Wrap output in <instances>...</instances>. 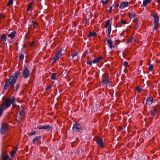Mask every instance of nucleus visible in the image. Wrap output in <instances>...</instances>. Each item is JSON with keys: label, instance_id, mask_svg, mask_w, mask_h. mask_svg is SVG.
I'll list each match as a JSON object with an SVG mask.
<instances>
[{"label": "nucleus", "instance_id": "72a5a7b5", "mask_svg": "<svg viewBox=\"0 0 160 160\" xmlns=\"http://www.w3.org/2000/svg\"><path fill=\"white\" fill-rule=\"evenodd\" d=\"M148 69L150 71H152L153 69V65L152 64L150 65L149 66Z\"/></svg>", "mask_w": 160, "mask_h": 160}, {"label": "nucleus", "instance_id": "ea45409f", "mask_svg": "<svg viewBox=\"0 0 160 160\" xmlns=\"http://www.w3.org/2000/svg\"><path fill=\"white\" fill-rule=\"evenodd\" d=\"M36 133V132L35 131L33 132H31L29 134V136H31L33 135H34Z\"/></svg>", "mask_w": 160, "mask_h": 160}, {"label": "nucleus", "instance_id": "8fccbe9b", "mask_svg": "<svg viewBox=\"0 0 160 160\" xmlns=\"http://www.w3.org/2000/svg\"><path fill=\"white\" fill-rule=\"evenodd\" d=\"M0 17H1L2 18H4L5 17L4 15L2 14L0 15Z\"/></svg>", "mask_w": 160, "mask_h": 160}, {"label": "nucleus", "instance_id": "603ef678", "mask_svg": "<svg viewBox=\"0 0 160 160\" xmlns=\"http://www.w3.org/2000/svg\"><path fill=\"white\" fill-rule=\"evenodd\" d=\"M119 4L118 3L115 6V8L118 7L119 6Z\"/></svg>", "mask_w": 160, "mask_h": 160}, {"label": "nucleus", "instance_id": "4468645a", "mask_svg": "<svg viewBox=\"0 0 160 160\" xmlns=\"http://www.w3.org/2000/svg\"><path fill=\"white\" fill-rule=\"evenodd\" d=\"M17 150V148L14 147L13 148L12 151L10 152L11 156L12 158H13V157L15 156Z\"/></svg>", "mask_w": 160, "mask_h": 160}, {"label": "nucleus", "instance_id": "c85d7f7f", "mask_svg": "<svg viewBox=\"0 0 160 160\" xmlns=\"http://www.w3.org/2000/svg\"><path fill=\"white\" fill-rule=\"evenodd\" d=\"M57 75V73H53L52 74L51 77V79L52 80H55L56 78V76Z\"/></svg>", "mask_w": 160, "mask_h": 160}, {"label": "nucleus", "instance_id": "2f4dec72", "mask_svg": "<svg viewBox=\"0 0 160 160\" xmlns=\"http://www.w3.org/2000/svg\"><path fill=\"white\" fill-rule=\"evenodd\" d=\"M33 27L34 28H36L38 26L37 23L34 21H32Z\"/></svg>", "mask_w": 160, "mask_h": 160}, {"label": "nucleus", "instance_id": "79ce46f5", "mask_svg": "<svg viewBox=\"0 0 160 160\" xmlns=\"http://www.w3.org/2000/svg\"><path fill=\"white\" fill-rule=\"evenodd\" d=\"M121 22L123 24H126V21H124L123 19H122L121 20Z\"/></svg>", "mask_w": 160, "mask_h": 160}, {"label": "nucleus", "instance_id": "5fc2aeb1", "mask_svg": "<svg viewBox=\"0 0 160 160\" xmlns=\"http://www.w3.org/2000/svg\"><path fill=\"white\" fill-rule=\"evenodd\" d=\"M32 26L31 25H30L29 26V27H28V29H29L30 28H32Z\"/></svg>", "mask_w": 160, "mask_h": 160}, {"label": "nucleus", "instance_id": "864d4df0", "mask_svg": "<svg viewBox=\"0 0 160 160\" xmlns=\"http://www.w3.org/2000/svg\"><path fill=\"white\" fill-rule=\"evenodd\" d=\"M119 130H121L122 129V127L121 126H120L119 127Z\"/></svg>", "mask_w": 160, "mask_h": 160}, {"label": "nucleus", "instance_id": "9d476101", "mask_svg": "<svg viewBox=\"0 0 160 160\" xmlns=\"http://www.w3.org/2000/svg\"><path fill=\"white\" fill-rule=\"evenodd\" d=\"M21 107L22 108V110L21 111H20V112L19 113V114L20 115V116L19 117H18V119H19L18 121L19 122H20L22 120V119L23 116H24V114H25L24 109L22 108V106H21Z\"/></svg>", "mask_w": 160, "mask_h": 160}, {"label": "nucleus", "instance_id": "052dcab7", "mask_svg": "<svg viewBox=\"0 0 160 160\" xmlns=\"http://www.w3.org/2000/svg\"><path fill=\"white\" fill-rule=\"evenodd\" d=\"M18 108H19V109H20V108H19V106H18Z\"/></svg>", "mask_w": 160, "mask_h": 160}, {"label": "nucleus", "instance_id": "f03ea898", "mask_svg": "<svg viewBox=\"0 0 160 160\" xmlns=\"http://www.w3.org/2000/svg\"><path fill=\"white\" fill-rule=\"evenodd\" d=\"M12 99L10 98H6L1 105V107L5 110L7 108L9 107L11 104Z\"/></svg>", "mask_w": 160, "mask_h": 160}, {"label": "nucleus", "instance_id": "7c9ffc66", "mask_svg": "<svg viewBox=\"0 0 160 160\" xmlns=\"http://www.w3.org/2000/svg\"><path fill=\"white\" fill-rule=\"evenodd\" d=\"M110 20H108L106 22L105 24V25L104 27L105 28H107L108 26H109L110 22Z\"/></svg>", "mask_w": 160, "mask_h": 160}, {"label": "nucleus", "instance_id": "bf43d9fd", "mask_svg": "<svg viewBox=\"0 0 160 160\" xmlns=\"http://www.w3.org/2000/svg\"><path fill=\"white\" fill-rule=\"evenodd\" d=\"M120 35H121V36H122V35H123V34H122V33H121L120 34Z\"/></svg>", "mask_w": 160, "mask_h": 160}, {"label": "nucleus", "instance_id": "ddd939ff", "mask_svg": "<svg viewBox=\"0 0 160 160\" xmlns=\"http://www.w3.org/2000/svg\"><path fill=\"white\" fill-rule=\"evenodd\" d=\"M9 158V156L7 155H4V153H2L0 156V159L2 160H7Z\"/></svg>", "mask_w": 160, "mask_h": 160}, {"label": "nucleus", "instance_id": "49530a36", "mask_svg": "<svg viewBox=\"0 0 160 160\" xmlns=\"http://www.w3.org/2000/svg\"><path fill=\"white\" fill-rule=\"evenodd\" d=\"M112 7H110L109 8V9L108 10V11L109 12V13H110L112 12Z\"/></svg>", "mask_w": 160, "mask_h": 160}, {"label": "nucleus", "instance_id": "1a4fd4ad", "mask_svg": "<svg viewBox=\"0 0 160 160\" xmlns=\"http://www.w3.org/2000/svg\"><path fill=\"white\" fill-rule=\"evenodd\" d=\"M62 53V50L60 49L57 53L56 55L53 58L52 61L53 62L56 61V60L58 59L60 57H61Z\"/></svg>", "mask_w": 160, "mask_h": 160}, {"label": "nucleus", "instance_id": "6e6552de", "mask_svg": "<svg viewBox=\"0 0 160 160\" xmlns=\"http://www.w3.org/2000/svg\"><path fill=\"white\" fill-rule=\"evenodd\" d=\"M111 82L109 80V78L103 74L102 76V81L101 83L102 85L107 86L108 84L110 83Z\"/></svg>", "mask_w": 160, "mask_h": 160}, {"label": "nucleus", "instance_id": "9b49d317", "mask_svg": "<svg viewBox=\"0 0 160 160\" xmlns=\"http://www.w3.org/2000/svg\"><path fill=\"white\" fill-rule=\"evenodd\" d=\"M157 108H159V105L157 106H155L153 107V110L151 111L150 112V114L151 116H154L155 115L156 113L157 112Z\"/></svg>", "mask_w": 160, "mask_h": 160}, {"label": "nucleus", "instance_id": "f257e3e1", "mask_svg": "<svg viewBox=\"0 0 160 160\" xmlns=\"http://www.w3.org/2000/svg\"><path fill=\"white\" fill-rule=\"evenodd\" d=\"M16 81L15 79H13V78H9L8 79L5 80L6 83L4 87V89L5 90L8 89V87L9 86L11 88H14L15 84Z\"/></svg>", "mask_w": 160, "mask_h": 160}, {"label": "nucleus", "instance_id": "2eb2a0df", "mask_svg": "<svg viewBox=\"0 0 160 160\" xmlns=\"http://www.w3.org/2000/svg\"><path fill=\"white\" fill-rule=\"evenodd\" d=\"M128 2H122L119 8H120L122 9L128 6Z\"/></svg>", "mask_w": 160, "mask_h": 160}, {"label": "nucleus", "instance_id": "6e6d98bb", "mask_svg": "<svg viewBox=\"0 0 160 160\" xmlns=\"http://www.w3.org/2000/svg\"><path fill=\"white\" fill-rule=\"evenodd\" d=\"M157 1L158 2L160 3V0H157Z\"/></svg>", "mask_w": 160, "mask_h": 160}, {"label": "nucleus", "instance_id": "f704fd0d", "mask_svg": "<svg viewBox=\"0 0 160 160\" xmlns=\"http://www.w3.org/2000/svg\"><path fill=\"white\" fill-rule=\"evenodd\" d=\"M13 0H9L7 4V6H9L10 5L12 4L13 3Z\"/></svg>", "mask_w": 160, "mask_h": 160}, {"label": "nucleus", "instance_id": "4d7b16f0", "mask_svg": "<svg viewBox=\"0 0 160 160\" xmlns=\"http://www.w3.org/2000/svg\"><path fill=\"white\" fill-rule=\"evenodd\" d=\"M13 159V158H10L9 160H12Z\"/></svg>", "mask_w": 160, "mask_h": 160}, {"label": "nucleus", "instance_id": "4c0bfd02", "mask_svg": "<svg viewBox=\"0 0 160 160\" xmlns=\"http://www.w3.org/2000/svg\"><path fill=\"white\" fill-rule=\"evenodd\" d=\"M2 107H1L0 108V116L2 115L3 111L4 110L2 108Z\"/></svg>", "mask_w": 160, "mask_h": 160}, {"label": "nucleus", "instance_id": "37998d69", "mask_svg": "<svg viewBox=\"0 0 160 160\" xmlns=\"http://www.w3.org/2000/svg\"><path fill=\"white\" fill-rule=\"evenodd\" d=\"M139 24L138 23V22H137L135 26V29H137L138 28V27L139 26Z\"/></svg>", "mask_w": 160, "mask_h": 160}, {"label": "nucleus", "instance_id": "c03bdc74", "mask_svg": "<svg viewBox=\"0 0 160 160\" xmlns=\"http://www.w3.org/2000/svg\"><path fill=\"white\" fill-rule=\"evenodd\" d=\"M87 63L88 64H89V65H91L92 64V61H88L87 62Z\"/></svg>", "mask_w": 160, "mask_h": 160}, {"label": "nucleus", "instance_id": "aec40b11", "mask_svg": "<svg viewBox=\"0 0 160 160\" xmlns=\"http://www.w3.org/2000/svg\"><path fill=\"white\" fill-rule=\"evenodd\" d=\"M102 59V57H99L96 58L92 61V63H96L99 62Z\"/></svg>", "mask_w": 160, "mask_h": 160}, {"label": "nucleus", "instance_id": "3c124183", "mask_svg": "<svg viewBox=\"0 0 160 160\" xmlns=\"http://www.w3.org/2000/svg\"><path fill=\"white\" fill-rule=\"evenodd\" d=\"M132 39L131 38L127 42V44L130 43L132 40Z\"/></svg>", "mask_w": 160, "mask_h": 160}, {"label": "nucleus", "instance_id": "f8f14e48", "mask_svg": "<svg viewBox=\"0 0 160 160\" xmlns=\"http://www.w3.org/2000/svg\"><path fill=\"white\" fill-rule=\"evenodd\" d=\"M38 128L39 129H44L47 130L49 131L50 130L51 128V127L50 126L46 125L44 126L38 127Z\"/></svg>", "mask_w": 160, "mask_h": 160}, {"label": "nucleus", "instance_id": "412c9836", "mask_svg": "<svg viewBox=\"0 0 160 160\" xmlns=\"http://www.w3.org/2000/svg\"><path fill=\"white\" fill-rule=\"evenodd\" d=\"M78 54L77 52H76L73 54L72 55V58L74 61H76L78 60V57L77 55Z\"/></svg>", "mask_w": 160, "mask_h": 160}, {"label": "nucleus", "instance_id": "c9c22d12", "mask_svg": "<svg viewBox=\"0 0 160 160\" xmlns=\"http://www.w3.org/2000/svg\"><path fill=\"white\" fill-rule=\"evenodd\" d=\"M24 55L23 54H21L20 55L19 57V59L20 60H22L24 59Z\"/></svg>", "mask_w": 160, "mask_h": 160}, {"label": "nucleus", "instance_id": "4be33fe9", "mask_svg": "<svg viewBox=\"0 0 160 160\" xmlns=\"http://www.w3.org/2000/svg\"><path fill=\"white\" fill-rule=\"evenodd\" d=\"M107 42L108 44L109 45V48L111 49H112V48H114L115 47L114 46L112 45V42L110 39H108L107 40Z\"/></svg>", "mask_w": 160, "mask_h": 160}, {"label": "nucleus", "instance_id": "20e7f679", "mask_svg": "<svg viewBox=\"0 0 160 160\" xmlns=\"http://www.w3.org/2000/svg\"><path fill=\"white\" fill-rule=\"evenodd\" d=\"M72 130L73 132H75L78 133L82 132V129L80 125L78 122H75L73 124Z\"/></svg>", "mask_w": 160, "mask_h": 160}, {"label": "nucleus", "instance_id": "423d86ee", "mask_svg": "<svg viewBox=\"0 0 160 160\" xmlns=\"http://www.w3.org/2000/svg\"><path fill=\"white\" fill-rule=\"evenodd\" d=\"M8 125L7 123H3L2 124L0 129V133L1 134L4 135L8 131Z\"/></svg>", "mask_w": 160, "mask_h": 160}, {"label": "nucleus", "instance_id": "393cba45", "mask_svg": "<svg viewBox=\"0 0 160 160\" xmlns=\"http://www.w3.org/2000/svg\"><path fill=\"white\" fill-rule=\"evenodd\" d=\"M151 2V0H145L143 1V6L144 7L149 4Z\"/></svg>", "mask_w": 160, "mask_h": 160}, {"label": "nucleus", "instance_id": "bb28decb", "mask_svg": "<svg viewBox=\"0 0 160 160\" xmlns=\"http://www.w3.org/2000/svg\"><path fill=\"white\" fill-rule=\"evenodd\" d=\"M33 2H34V1H33L32 2H30L28 6V7L26 9V11L28 12L29 11V9L30 8H31L32 7V3Z\"/></svg>", "mask_w": 160, "mask_h": 160}, {"label": "nucleus", "instance_id": "c756f323", "mask_svg": "<svg viewBox=\"0 0 160 160\" xmlns=\"http://www.w3.org/2000/svg\"><path fill=\"white\" fill-rule=\"evenodd\" d=\"M135 90L138 92H140L142 90V89L139 87H136Z\"/></svg>", "mask_w": 160, "mask_h": 160}, {"label": "nucleus", "instance_id": "5701e85b", "mask_svg": "<svg viewBox=\"0 0 160 160\" xmlns=\"http://www.w3.org/2000/svg\"><path fill=\"white\" fill-rule=\"evenodd\" d=\"M16 33V31H13L11 33L9 34L8 35L9 37L11 38H13L15 36V35Z\"/></svg>", "mask_w": 160, "mask_h": 160}, {"label": "nucleus", "instance_id": "a18cd8bd", "mask_svg": "<svg viewBox=\"0 0 160 160\" xmlns=\"http://www.w3.org/2000/svg\"><path fill=\"white\" fill-rule=\"evenodd\" d=\"M52 87V85H49V86H48L46 88V90H47L49 89H50V88H51Z\"/></svg>", "mask_w": 160, "mask_h": 160}, {"label": "nucleus", "instance_id": "b1692460", "mask_svg": "<svg viewBox=\"0 0 160 160\" xmlns=\"http://www.w3.org/2000/svg\"><path fill=\"white\" fill-rule=\"evenodd\" d=\"M96 36H97V34L95 32H90L88 35V38H90L92 36L95 37Z\"/></svg>", "mask_w": 160, "mask_h": 160}, {"label": "nucleus", "instance_id": "6ab92c4d", "mask_svg": "<svg viewBox=\"0 0 160 160\" xmlns=\"http://www.w3.org/2000/svg\"><path fill=\"white\" fill-rule=\"evenodd\" d=\"M129 17L130 18L132 19L133 20H135V18L136 15L134 12H131L129 13Z\"/></svg>", "mask_w": 160, "mask_h": 160}, {"label": "nucleus", "instance_id": "cd10ccee", "mask_svg": "<svg viewBox=\"0 0 160 160\" xmlns=\"http://www.w3.org/2000/svg\"><path fill=\"white\" fill-rule=\"evenodd\" d=\"M1 38L2 41L5 42L6 41V37L4 34H2L1 36Z\"/></svg>", "mask_w": 160, "mask_h": 160}, {"label": "nucleus", "instance_id": "dca6fc26", "mask_svg": "<svg viewBox=\"0 0 160 160\" xmlns=\"http://www.w3.org/2000/svg\"><path fill=\"white\" fill-rule=\"evenodd\" d=\"M21 72L20 71H18L15 73L14 76H12L10 78H13V79H15V81H16L18 77L20 75Z\"/></svg>", "mask_w": 160, "mask_h": 160}, {"label": "nucleus", "instance_id": "de8ad7c7", "mask_svg": "<svg viewBox=\"0 0 160 160\" xmlns=\"http://www.w3.org/2000/svg\"><path fill=\"white\" fill-rule=\"evenodd\" d=\"M34 43V41H33L30 44V46H33V45Z\"/></svg>", "mask_w": 160, "mask_h": 160}, {"label": "nucleus", "instance_id": "58836bf2", "mask_svg": "<svg viewBox=\"0 0 160 160\" xmlns=\"http://www.w3.org/2000/svg\"><path fill=\"white\" fill-rule=\"evenodd\" d=\"M111 25L109 26V27L108 28V32H110L111 33Z\"/></svg>", "mask_w": 160, "mask_h": 160}, {"label": "nucleus", "instance_id": "e2e57ef3", "mask_svg": "<svg viewBox=\"0 0 160 160\" xmlns=\"http://www.w3.org/2000/svg\"><path fill=\"white\" fill-rule=\"evenodd\" d=\"M1 21L0 20V23H1Z\"/></svg>", "mask_w": 160, "mask_h": 160}, {"label": "nucleus", "instance_id": "a211bd4d", "mask_svg": "<svg viewBox=\"0 0 160 160\" xmlns=\"http://www.w3.org/2000/svg\"><path fill=\"white\" fill-rule=\"evenodd\" d=\"M41 136H37L35 137V138H33L32 140V143H35L41 139Z\"/></svg>", "mask_w": 160, "mask_h": 160}, {"label": "nucleus", "instance_id": "13d9d810", "mask_svg": "<svg viewBox=\"0 0 160 160\" xmlns=\"http://www.w3.org/2000/svg\"><path fill=\"white\" fill-rule=\"evenodd\" d=\"M118 41H119V40H116L115 41V42H118Z\"/></svg>", "mask_w": 160, "mask_h": 160}, {"label": "nucleus", "instance_id": "e433bc0d", "mask_svg": "<svg viewBox=\"0 0 160 160\" xmlns=\"http://www.w3.org/2000/svg\"><path fill=\"white\" fill-rule=\"evenodd\" d=\"M19 83L17 84L16 86V90L15 91L17 92L19 88Z\"/></svg>", "mask_w": 160, "mask_h": 160}, {"label": "nucleus", "instance_id": "680f3d73", "mask_svg": "<svg viewBox=\"0 0 160 160\" xmlns=\"http://www.w3.org/2000/svg\"><path fill=\"white\" fill-rule=\"evenodd\" d=\"M105 39H107V38H105Z\"/></svg>", "mask_w": 160, "mask_h": 160}, {"label": "nucleus", "instance_id": "473e14b6", "mask_svg": "<svg viewBox=\"0 0 160 160\" xmlns=\"http://www.w3.org/2000/svg\"><path fill=\"white\" fill-rule=\"evenodd\" d=\"M109 2V0H106L105 1L102 0L101 2L103 4H107Z\"/></svg>", "mask_w": 160, "mask_h": 160}, {"label": "nucleus", "instance_id": "0eeeda50", "mask_svg": "<svg viewBox=\"0 0 160 160\" xmlns=\"http://www.w3.org/2000/svg\"><path fill=\"white\" fill-rule=\"evenodd\" d=\"M30 72L26 66H24L23 69L22 75L25 78H27L29 77Z\"/></svg>", "mask_w": 160, "mask_h": 160}, {"label": "nucleus", "instance_id": "39448f33", "mask_svg": "<svg viewBox=\"0 0 160 160\" xmlns=\"http://www.w3.org/2000/svg\"><path fill=\"white\" fill-rule=\"evenodd\" d=\"M95 141L96 142L97 144L100 147L104 148V143L103 141V139L102 138L98 136H95Z\"/></svg>", "mask_w": 160, "mask_h": 160}, {"label": "nucleus", "instance_id": "a19ab883", "mask_svg": "<svg viewBox=\"0 0 160 160\" xmlns=\"http://www.w3.org/2000/svg\"><path fill=\"white\" fill-rule=\"evenodd\" d=\"M123 65L125 67H126L128 65V62L127 61L124 62L123 63Z\"/></svg>", "mask_w": 160, "mask_h": 160}, {"label": "nucleus", "instance_id": "09e8293b", "mask_svg": "<svg viewBox=\"0 0 160 160\" xmlns=\"http://www.w3.org/2000/svg\"><path fill=\"white\" fill-rule=\"evenodd\" d=\"M110 32H108V36L109 38L110 39Z\"/></svg>", "mask_w": 160, "mask_h": 160}, {"label": "nucleus", "instance_id": "7ed1b4c3", "mask_svg": "<svg viewBox=\"0 0 160 160\" xmlns=\"http://www.w3.org/2000/svg\"><path fill=\"white\" fill-rule=\"evenodd\" d=\"M152 16L154 18L153 25L154 29L157 30L159 28V18L157 14L155 13L154 14H152Z\"/></svg>", "mask_w": 160, "mask_h": 160}, {"label": "nucleus", "instance_id": "f3484780", "mask_svg": "<svg viewBox=\"0 0 160 160\" xmlns=\"http://www.w3.org/2000/svg\"><path fill=\"white\" fill-rule=\"evenodd\" d=\"M153 98L152 97H150L148 98L146 101V104L148 105L151 104L153 102Z\"/></svg>", "mask_w": 160, "mask_h": 160}, {"label": "nucleus", "instance_id": "a878e982", "mask_svg": "<svg viewBox=\"0 0 160 160\" xmlns=\"http://www.w3.org/2000/svg\"><path fill=\"white\" fill-rule=\"evenodd\" d=\"M15 97L13 98L12 99L11 104H12V106L13 108H15L16 106V104L15 103Z\"/></svg>", "mask_w": 160, "mask_h": 160}]
</instances>
